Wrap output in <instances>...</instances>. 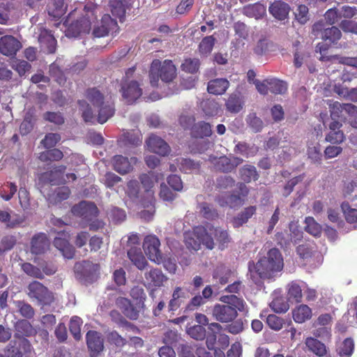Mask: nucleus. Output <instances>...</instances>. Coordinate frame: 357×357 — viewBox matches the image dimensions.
Here are the masks:
<instances>
[{
	"label": "nucleus",
	"instance_id": "nucleus-1",
	"mask_svg": "<svg viewBox=\"0 0 357 357\" xmlns=\"http://www.w3.org/2000/svg\"><path fill=\"white\" fill-rule=\"evenodd\" d=\"M229 304H215L212 310V315L217 321L222 324L231 323L227 326V330L231 334H238L243 330V321L235 320L238 316V312L243 311L245 302L242 298L232 295L228 297Z\"/></svg>",
	"mask_w": 357,
	"mask_h": 357
},
{
	"label": "nucleus",
	"instance_id": "nucleus-2",
	"mask_svg": "<svg viewBox=\"0 0 357 357\" xmlns=\"http://www.w3.org/2000/svg\"><path fill=\"white\" fill-rule=\"evenodd\" d=\"M284 260L278 248H271L266 256L259 259L257 263L249 262V271L252 276L255 273L261 279L272 280L283 270Z\"/></svg>",
	"mask_w": 357,
	"mask_h": 357
},
{
	"label": "nucleus",
	"instance_id": "nucleus-3",
	"mask_svg": "<svg viewBox=\"0 0 357 357\" xmlns=\"http://www.w3.org/2000/svg\"><path fill=\"white\" fill-rule=\"evenodd\" d=\"M86 98L93 105V107L98 109L97 121L103 124L115 112L114 105L112 101L105 98L103 94L96 87L89 88L86 90L84 94Z\"/></svg>",
	"mask_w": 357,
	"mask_h": 357
},
{
	"label": "nucleus",
	"instance_id": "nucleus-4",
	"mask_svg": "<svg viewBox=\"0 0 357 357\" xmlns=\"http://www.w3.org/2000/svg\"><path fill=\"white\" fill-rule=\"evenodd\" d=\"M149 76L151 85L155 87L159 79L166 83L172 82L176 76V68L171 60L167 59L162 63L159 59H154L151 64Z\"/></svg>",
	"mask_w": 357,
	"mask_h": 357
},
{
	"label": "nucleus",
	"instance_id": "nucleus-5",
	"mask_svg": "<svg viewBox=\"0 0 357 357\" xmlns=\"http://www.w3.org/2000/svg\"><path fill=\"white\" fill-rule=\"evenodd\" d=\"M185 243L188 249L195 251L201 248L202 244L208 250H213L215 248L213 238L207 231L206 226L195 227L192 233L185 236Z\"/></svg>",
	"mask_w": 357,
	"mask_h": 357
},
{
	"label": "nucleus",
	"instance_id": "nucleus-6",
	"mask_svg": "<svg viewBox=\"0 0 357 357\" xmlns=\"http://www.w3.org/2000/svg\"><path fill=\"white\" fill-rule=\"evenodd\" d=\"M27 295L38 305H50L54 300L53 293L43 284L38 281H33L27 286Z\"/></svg>",
	"mask_w": 357,
	"mask_h": 357
},
{
	"label": "nucleus",
	"instance_id": "nucleus-7",
	"mask_svg": "<svg viewBox=\"0 0 357 357\" xmlns=\"http://www.w3.org/2000/svg\"><path fill=\"white\" fill-rule=\"evenodd\" d=\"M120 92L126 102L132 105L142 95V89L136 80L122 79Z\"/></svg>",
	"mask_w": 357,
	"mask_h": 357
},
{
	"label": "nucleus",
	"instance_id": "nucleus-8",
	"mask_svg": "<svg viewBox=\"0 0 357 357\" xmlns=\"http://www.w3.org/2000/svg\"><path fill=\"white\" fill-rule=\"evenodd\" d=\"M31 344L26 339L13 340L3 349L0 357H23L24 354L30 352Z\"/></svg>",
	"mask_w": 357,
	"mask_h": 357
},
{
	"label": "nucleus",
	"instance_id": "nucleus-9",
	"mask_svg": "<svg viewBox=\"0 0 357 357\" xmlns=\"http://www.w3.org/2000/svg\"><path fill=\"white\" fill-rule=\"evenodd\" d=\"M71 212L74 215L81 218L86 222L93 220L99 214L97 206L93 202L86 201H82L74 205L71 208Z\"/></svg>",
	"mask_w": 357,
	"mask_h": 357
},
{
	"label": "nucleus",
	"instance_id": "nucleus-10",
	"mask_svg": "<svg viewBox=\"0 0 357 357\" xmlns=\"http://www.w3.org/2000/svg\"><path fill=\"white\" fill-rule=\"evenodd\" d=\"M160 242L155 235H148L144 238L143 248L149 259L160 264L162 261V255L160 250Z\"/></svg>",
	"mask_w": 357,
	"mask_h": 357
},
{
	"label": "nucleus",
	"instance_id": "nucleus-11",
	"mask_svg": "<svg viewBox=\"0 0 357 357\" xmlns=\"http://www.w3.org/2000/svg\"><path fill=\"white\" fill-rule=\"evenodd\" d=\"M243 162L241 158L232 156L227 157L222 155L220 157H215L211 162L216 171L222 173H229L236 169V168Z\"/></svg>",
	"mask_w": 357,
	"mask_h": 357
},
{
	"label": "nucleus",
	"instance_id": "nucleus-12",
	"mask_svg": "<svg viewBox=\"0 0 357 357\" xmlns=\"http://www.w3.org/2000/svg\"><path fill=\"white\" fill-rule=\"evenodd\" d=\"M69 232L62 231L58 233V236L55 237L53 241L54 247L58 249L62 255L68 259H71L74 258L75 254V249L70 242Z\"/></svg>",
	"mask_w": 357,
	"mask_h": 357
},
{
	"label": "nucleus",
	"instance_id": "nucleus-13",
	"mask_svg": "<svg viewBox=\"0 0 357 357\" xmlns=\"http://www.w3.org/2000/svg\"><path fill=\"white\" fill-rule=\"evenodd\" d=\"M312 32L315 35L320 34V37L324 40H328L335 43L339 40L342 36L340 30L336 26L326 28L324 22L322 21L314 23L312 26Z\"/></svg>",
	"mask_w": 357,
	"mask_h": 357
},
{
	"label": "nucleus",
	"instance_id": "nucleus-14",
	"mask_svg": "<svg viewBox=\"0 0 357 357\" xmlns=\"http://www.w3.org/2000/svg\"><path fill=\"white\" fill-rule=\"evenodd\" d=\"M86 342L91 357H97L104 349V340L100 332L89 331L86 334Z\"/></svg>",
	"mask_w": 357,
	"mask_h": 357
},
{
	"label": "nucleus",
	"instance_id": "nucleus-15",
	"mask_svg": "<svg viewBox=\"0 0 357 357\" xmlns=\"http://www.w3.org/2000/svg\"><path fill=\"white\" fill-rule=\"evenodd\" d=\"M22 48L21 43L13 36L6 35L0 38V53L7 56H15Z\"/></svg>",
	"mask_w": 357,
	"mask_h": 357
},
{
	"label": "nucleus",
	"instance_id": "nucleus-16",
	"mask_svg": "<svg viewBox=\"0 0 357 357\" xmlns=\"http://www.w3.org/2000/svg\"><path fill=\"white\" fill-rule=\"evenodd\" d=\"M146 145L151 152L160 155H167L170 152V147L168 144L161 137L151 135L146 140Z\"/></svg>",
	"mask_w": 357,
	"mask_h": 357
},
{
	"label": "nucleus",
	"instance_id": "nucleus-17",
	"mask_svg": "<svg viewBox=\"0 0 357 357\" xmlns=\"http://www.w3.org/2000/svg\"><path fill=\"white\" fill-rule=\"evenodd\" d=\"M206 228H207L208 232H211L210 234L211 236H214V238L217 241L218 248L220 250H223L228 247L229 243L231 241V238L227 230L223 229L220 227H214L209 223L206 225Z\"/></svg>",
	"mask_w": 357,
	"mask_h": 357
},
{
	"label": "nucleus",
	"instance_id": "nucleus-18",
	"mask_svg": "<svg viewBox=\"0 0 357 357\" xmlns=\"http://www.w3.org/2000/svg\"><path fill=\"white\" fill-rule=\"evenodd\" d=\"M66 169L65 165L55 166L51 170L43 173L41 179L52 185H59L64 181L63 174Z\"/></svg>",
	"mask_w": 357,
	"mask_h": 357
},
{
	"label": "nucleus",
	"instance_id": "nucleus-19",
	"mask_svg": "<svg viewBox=\"0 0 357 357\" xmlns=\"http://www.w3.org/2000/svg\"><path fill=\"white\" fill-rule=\"evenodd\" d=\"M116 27H118L116 20L112 18L109 15L105 14L102 17L101 26L95 28L93 34L95 37H104Z\"/></svg>",
	"mask_w": 357,
	"mask_h": 357
},
{
	"label": "nucleus",
	"instance_id": "nucleus-20",
	"mask_svg": "<svg viewBox=\"0 0 357 357\" xmlns=\"http://www.w3.org/2000/svg\"><path fill=\"white\" fill-rule=\"evenodd\" d=\"M50 243L47 235L44 233H38L31 240V252L33 255H41L49 248Z\"/></svg>",
	"mask_w": 357,
	"mask_h": 357
},
{
	"label": "nucleus",
	"instance_id": "nucleus-21",
	"mask_svg": "<svg viewBox=\"0 0 357 357\" xmlns=\"http://www.w3.org/2000/svg\"><path fill=\"white\" fill-rule=\"evenodd\" d=\"M15 339L20 340L25 337H31L36 333L31 323L26 319H20L14 325Z\"/></svg>",
	"mask_w": 357,
	"mask_h": 357
},
{
	"label": "nucleus",
	"instance_id": "nucleus-22",
	"mask_svg": "<svg viewBox=\"0 0 357 357\" xmlns=\"http://www.w3.org/2000/svg\"><path fill=\"white\" fill-rule=\"evenodd\" d=\"M290 10L289 4L282 1H275L268 8L269 13L278 20L287 18Z\"/></svg>",
	"mask_w": 357,
	"mask_h": 357
},
{
	"label": "nucleus",
	"instance_id": "nucleus-23",
	"mask_svg": "<svg viewBox=\"0 0 357 357\" xmlns=\"http://www.w3.org/2000/svg\"><path fill=\"white\" fill-rule=\"evenodd\" d=\"M116 305L120 307L123 314L131 320H137L139 317V310L135 307L130 301L121 297L116 300Z\"/></svg>",
	"mask_w": 357,
	"mask_h": 357
},
{
	"label": "nucleus",
	"instance_id": "nucleus-24",
	"mask_svg": "<svg viewBox=\"0 0 357 357\" xmlns=\"http://www.w3.org/2000/svg\"><path fill=\"white\" fill-rule=\"evenodd\" d=\"M90 30L91 22L89 20L85 17H82L69 25L68 28V33L73 36H77L82 33H88Z\"/></svg>",
	"mask_w": 357,
	"mask_h": 357
},
{
	"label": "nucleus",
	"instance_id": "nucleus-25",
	"mask_svg": "<svg viewBox=\"0 0 357 357\" xmlns=\"http://www.w3.org/2000/svg\"><path fill=\"white\" fill-rule=\"evenodd\" d=\"M229 86V82L225 78H216L208 82L207 91L213 95L224 94Z\"/></svg>",
	"mask_w": 357,
	"mask_h": 357
},
{
	"label": "nucleus",
	"instance_id": "nucleus-26",
	"mask_svg": "<svg viewBox=\"0 0 357 357\" xmlns=\"http://www.w3.org/2000/svg\"><path fill=\"white\" fill-rule=\"evenodd\" d=\"M303 292L298 281L290 282L287 286V299L291 303H298L302 301Z\"/></svg>",
	"mask_w": 357,
	"mask_h": 357
},
{
	"label": "nucleus",
	"instance_id": "nucleus-27",
	"mask_svg": "<svg viewBox=\"0 0 357 357\" xmlns=\"http://www.w3.org/2000/svg\"><path fill=\"white\" fill-rule=\"evenodd\" d=\"M127 255L129 259L138 269L143 270L147 266V261L140 248L131 247L128 250Z\"/></svg>",
	"mask_w": 357,
	"mask_h": 357
},
{
	"label": "nucleus",
	"instance_id": "nucleus-28",
	"mask_svg": "<svg viewBox=\"0 0 357 357\" xmlns=\"http://www.w3.org/2000/svg\"><path fill=\"white\" fill-rule=\"evenodd\" d=\"M212 133L211 124L203 121L195 123L192 126L190 131L192 137L199 139L211 137Z\"/></svg>",
	"mask_w": 357,
	"mask_h": 357
},
{
	"label": "nucleus",
	"instance_id": "nucleus-29",
	"mask_svg": "<svg viewBox=\"0 0 357 357\" xmlns=\"http://www.w3.org/2000/svg\"><path fill=\"white\" fill-rule=\"evenodd\" d=\"M228 112L234 114L238 113L244 106V100L240 93H231L225 102Z\"/></svg>",
	"mask_w": 357,
	"mask_h": 357
},
{
	"label": "nucleus",
	"instance_id": "nucleus-30",
	"mask_svg": "<svg viewBox=\"0 0 357 357\" xmlns=\"http://www.w3.org/2000/svg\"><path fill=\"white\" fill-rule=\"evenodd\" d=\"M208 328L210 332L206 335V344L209 350H213L216 347L218 334L222 330V326L219 323L213 322L211 323Z\"/></svg>",
	"mask_w": 357,
	"mask_h": 357
},
{
	"label": "nucleus",
	"instance_id": "nucleus-31",
	"mask_svg": "<svg viewBox=\"0 0 357 357\" xmlns=\"http://www.w3.org/2000/svg\"><path fill=\"white\" fill-rule=\"evenodd\" d=\"M25 220L23 215L19 214L11 215L5 211L0 210V222L6 224L8 228H15L22 224Z\"/></svg>",
	"mask_w": 357,
	"mask_h": 357
},
{
	"label": "nucleus",
	"instance_id": "nucleus-32",
	"mask_svg": "<svg viewBox=\"0 0 357 357\" xmlns=\"http://www.w3.org/2000/svg\"><path fill=\"white\" fill-rule=\"evenodd\" d=\"M231 271L225 265H218L213 272V280L216 284L225 285L229 282Z\"/></svg>",
	"mask_w": 357,
	"mask_h": 357
},
{
	"label": "nucleus",
	"instance_id": "nucleus-33",
	"mask_svg": "<svg viewBox=\"0 0 357 357\" xmlns=\"http://www.w3.org/2000/svg\"><path fill=\"white\" fill-rule=\"evenodd\" d=\"M145 278L149 282V284L155 287H160L164 282L167 280V278L158 268H152L145 273Z\"/></svg>",
	"mask_w": 357,
	"mask_h": 357
},
{
	"label": "nucleus",
	"instance_id": "nucleus-34",
	"mask_svg": "<svg viewBox=\"0 0 357 357\" xmlns=\"http://www.w3.org/2000/svg\"><path fill=\"white\" fill-rule=\"evenodd\" d=\"M257 211V207L255 206H250L244 208L243 211L239 213L236 216H235L231 222L235 228H238L245 223H246L248 220L255 214Z\"/></svg>",
	"mask_w": 357,
	"mask_h": 357
},
{
	"label": "nucleus",
	"instance_id": "nucleus-35",
	"mask_svg": "<svg viewBox=\"0 0 357 357\" xmlns=\"http://www.w3.org/2000/svg\"><path fill=\"white\" fill-rule=\"evenodd\" d=\"M238 174L240 178L247 183L258 180L259 177L257 168L251 165H245L241 167L238 170Z\"/></svg>",
	"mask_w": 357,
	"mask_h": 357
},
{
	"label": "nucleus",
	"instance_id": "nucleus-36",
	"mask_svg": "<svg viewBox=\"0 0 357 357\" xmlns=\"http://www.w3.org/2000/svg\"><path fill=\"white\" fill-rule=\"evenodd\" d=\"M113 167L121 174H126L132 169V166L128 158L120 155L113 158Z\"/></svg>",
	"mask_w": 357,
	"mask_h": 357
},
{
	"label": "nucleus",
	"instance_id": "nucleus-37",
	"mask_svg": "<svg viewBox=\"0 0 357 357\" xmlns=\"http://www.w3.org/2000/svg\"><path fill=\"white\" fill-rule=\"evenodd\" d=\"M185 298V293L182 288L176 287L173 291L172 298L168 303L169 312H174L177 310L183 303Z\"/></svg>",
	"mask_w": 357,
	"mask_h": 357
},
{
	"label": "nucleus",
	"instance_id": "nucleus-38",
	"mask_svg": "<svg viewBox=\"0 0 357 357\" xmlns=\"http://www.w3.org/2000/svg\"><path fill=\"white\" fill-rule=\"evenodd\" d=\"M305 345L308 349L315 355L322 357L326 354V345L314 337H307L305 340Z\"/></svg>",
	"mask_w": 357,
	"mask_h": 357
},
{
	"label": "nucleus",
	"instance_id": "nucleus-39",
	"mask_svg": "<svg viewBox=\"0 0 357 357\" xmlns=\"http://www.w3.org/2000/svg\"><path fill=\"white\" fill-rule=\"evenodd\" d=\"M312 317V310L307 305H300L293 310V319L296 323H303Z\"/></svg>",
	"mask_w": 357,
	"mask_h": 357
},
{
	"label": "nucleus",
	"instance_id": "nucleus-40",
	"mask_svg": "<svg viewBox=\"0 0 357 357\" xmlns=\"http://www.w3.org/2000/svg\"><path fill=\"white\" fill-rule=\"evenodd\" d=\"M243 199L240 195L235 194H230L227 196H222L218 199V202L220 206H229L231 208L239 206L243 204Z\"/></svg>",
	"mask_w": 357,
	"mask_h": 357
},
{
	"label": "nucleus",
	"instance_id": "nucleus-41",
	"mask_svg": "<svg viewBox=\"0 0 357 357\" xmlns=\"http://www.w3.org/2000/svg\"><path fill=\"white\" fill-rule=\"evenodd\" d=\"M63 157V152L58 149H50L40 153L38 159L43 162L59 161Z\"/></svg>",
	"mask_w": 357,
	"mask_h": 357
},
{
	"label": "nucleus",
	"instance_id": "nucleus-42",
	"mask_svg": "<svg viewBox=\"0 0 357 357\" xmlns=\"http://www.w3.org/2000/svg\"><path fill=\"white\" fill-rule=\"evenodd\" d=\"M66 10L64 0H54L52 4L49 6L48 14L54 18L59 19L66 13Z\"/></svg>",
	"mask_w": 357,
	"mask_h": 357
},
{
	"label": "nucleus",
	"instance_id": "nucleus-43",
	"mask_svg": "<svg viewBox=\"0 0 357 357\" xmlns=\"http://www.w3.org/2000/svg\"><path fill=\"white\" fill-rule=\"evenodd\" d=\"M111 12L114 17L123 22L126 16V7L122 0H112L109 2Z\"/></svg>",
	"mask_w": 357,
	"mask_h": 357
},
{
	"label": "nucleus",
	"instance_id": "nucleus-44",
	"mask_svg": "<svg viewBox=\"0 0 357 357\" xmlns=\"http://www.w3.org/2000/svg\"><path fill=\"white\" fill-rule=\"evenodd\" d=\"M140 182L147 192H152L154 185L158 182V177L154 172H150L148 174H142L139 176Z\"/></svg>",
	"mask_w": 357,
	"mask_h": 357
},
{
	"label": "nucleus",
	"instance_id": "nucleus-45",
	"mask_svg": "<svg viewBox=\"0 0 357 357\" xmlns=\"http://www.w3.org/2000/svg\"><path fill=\"white\" fill-rule=\"evenodd\" d=\"M215 42L213 36L204 37L199 44L198 51L200 55L207 56L213 50Z\"/></svg>",
	"mask_w": 357,
	"mask_h": 357
},
{
	"label": "nucleus",
	"instance_id": "nucleus-46",
	"mask_svg": "<svg viewBox=\"0 0 357 357\" xmlns=\"http://www.w3.org/2000/svg\"><path fill=\"white\" fill-rule=\"evenodd\" d=\"M307 154L313 163H321L322 153L321 152V146L319 142L309 144L307 146Z\"/></svg>",
	"mask_w": 357,
	"mask_h": 357
},
{
	"label": "nucleus",
	"instance_id": "nucleus-47",
	"mask_svg": "<svg viewBox=\"0 0 357 357\" xmlns=\"http://www.w3.org/2000/svg\"><path fill=\"white\" fill-rule=\"evenodd\" d=\"M70 195V190L68 187L63 186L56 188L54 192L50 195L49 199L50 202L56 204L66 200Z\"/></svg>",
	"mask_w": 357,
	"mask_h": 357
},
{
	"label": "nucleus",
	"instance_id": "nucleus-48",
	"mask_svg": "<svg viewBox=\"0 0 357 357\" xmlns=\"http://www.w3.org/2000/svg\"><path fill=\"white\" fill-rule=\"evenodd\" d=\"M269 84V91L275 94H284L287 91V84L285 82L275 79H266Z\"/></svg>",
	"mask_w": 357,
	"mask_h": 357
},
{
	"label": "nucleus",
	"instance_id": "nucleus-49",
	"mask_svg": "<svg viewBox=\"0 0 357 357\" xmlns=\"http://www.w3.org/2000/svg\"><path fill=\"white\" fill-rule=\"evenodd\" d=\"M354 350V340L350 338H346L338 347L337 351L340 357H350Z\"/></svg>",
	"mask_w": 357,
	"mask_h": 357
},
{
	"label": "nucleus",
	"instance_id": "nucleus-50",
	"mask_svg": "<svg viewBox=\"0 0 357 357\" xmlns=\"http://www.w3.org/2000/svg\"><path fill=\"white\" fill-rule=\"evenodd\" d=\"M130 295L133 301H135V304L138 308L144 307L146 296L142 287L139 286L133 287L130 290Z\"/></svg>",
	"mask_w": 357,
	"mask_h": 357
},
{
	"label": "nucleus",
	"instance_id": "nucleus-51",
	"mask_svg": "<svg viewBox=\"0 0 357 357\" xmlns=\"http://www.w3.org/2000/svg\"><path fill=\"white\" fill-rule=\"evenodd\" d=\"M82 320L79 317H73L69 323V331L75 340H79L82 337L81 326Z\"/></svg>",
	"mask_w": 357,
	"mask_h": 357
},
{
	"label": "nucleus",
	"instance_id": "nucleus-52",
	"mask_svg": "<svg viewBox=\"0 0 357 357\" xmlns=\"http://www.w3.org/2000/svg\"><path fill=\"white\" fill-rule=\"evenodd\" d=\"M200 66V61L197 58H188L184 59L181 68V70L185 73L195 74L196 73Z\"/></svg>",
	"mask_w": 357,
	"mask_h": 357
},
{
	"label": "nucleus",
	"instance_id": "nucleus-53",
	"mask_svg": "<svg viewBox=\"0 0 357 357\" xmlns=\"http://www.w3.org/2000/svg\"><path fill=\"white\" fill-rule=\"evenodd\" d=\"M202 109L206 116H213L219 113L220 106L215 100L208 99L202 102Z\"/></svg>",
	"mask_w": 357,
	"mask_h": 357
},
{
	"label": "nucleus",
	"instance_id": "nucleus-54",
	"mask_svg": "<svg viewBox=\"0 0 357 357\" xmlns=\"http://www.w3.org/2000/svg\"><path fill=\"white\" fill-rule=\"evenodd\" d=\"M79 109L82 112V116L84 121L86 123H92L95 119L91 107L84 100H79L77 102Z\"/></svg>",
	"mask_w": 357,
	"mask_h": 357
},
{
	"label": "nucleus",
	"instance_id": "nucleus-55",
	"mask_svg": "<svg viewBox=\"0 0 357 357\" xmlns=\"http://www.w3.org/2000/svg\"><path fill=\"white\" fill-rule=\"evenodd\" d=\"M198 208L202 215L207 220H215L218 217L217 211L206 202L199 203Z\"/></svg>",
	"mask_w": 357,
	"mask_h": 357
},
{
	"label": "nucleus",
	"instance_id": "nucleus-56",
	"mask_svg": "<svg viewBox=\"0 0 357 357\" xmlns=\"http://www.w3.org/2000/svg\"><path fill=\"white\" fill-rule=\"evenodd\" d=\"M305 230L314 236H319L321 233V225L312 217H307L305 220Z\"/></svg>",
	"mask_w": 357,
	"mask_h": 357
},
{
	"label": "nucleus",
	"instance_id": "nucleus-57",
	"mask_svg": "<svg viewBox=\"0 0 357 357\" xmlns=\"http://www.w3.org/2000/svg\"><path fill=\"white\" fill-rule=\"evenodd\" d=\"M236 153L241 154L246 158L255 155L258 149L257 147H250L246 142H238L234 149Z\"/></svg>",
	"mask_w": 357,
	"mask_h": 357
},
{
	"label": "nucleus",
	"instance_id": "nucleus-58",
	"mask_svg": "<svg viewBox=\"0 0 357 357\" xmlns=\"http://www.w3.org/2000/svg\"><path fill=\"white\" fill-rule=\"evenodd\" d=\"M341 208L347 222L352 224L357 222V209L351 208L346 202L342 203Z\"/></svg>",
	"mask_w": 357,
	"mask_h": 357
},
{
	"label": "nucleus",
	"instance_id": "nucleus-59",
	"mask_svg": "<svg viewBox=\"0 0 357 357\" xmlns=\"http://www.w3.org/2000/svg\"><path fill=\"white\" fill-rule=\"evenodd\" d=\"M17 190V187L15 183L6 182L4 187L0 190V196L5 201L10 200Z\"/></svg>",
	"mask_w": 357,
	"mask_h": 357
},
{
	"label": "nucleus",
	"instance_id": "nucleus-60",
	"mask_svg": "<svg viewBox=\"0 0 357 357\" xmlns=\"http://www.w3.org/2000/svg\"><path fill=\"white\" fill-rule=\"evenodd\" d=\"M22 269L26 274H27L30 277L40 280L44 278V275L40 268L36 266H33L31 263L26 262L22 264Z\"/></svg>",
	"mask_w": 357,
	"mask_h": 357
},
{
	"label": "nucleus",
	"instance_id": "nucleus-61",
	"mask_svg": "<svg viewBox=\"0 0 357 357\" xmlns=\"http://www.w3.org/2000/svg\"><path fill=\"white\" fill-rule=\"evenodd\" d=\"M179 169L184 173H190L193 171L198 170L200 167L199 162H195L190 158H182L178 163Z\"/></svg>",
	"mask_w": 357,
	"mask_h": 357
},
{
	"label": "nucleus",
	"instance_id": "nucleus-62",
	"mask_svg": "<svg viewBox=\"0 0 357 357\" xmlns=\"http://www.w3.org/2000/svg\"><path fill=\"white\" fill-rule=\"evenodd\" d=\"M16 306L19 310L20 314L26 319H32L35 314L33 307L29 303L18 301L16 302Z\"/></svg>",
	"mask_w": 357,
	"mask_h": 357
},
{
	"label": "nucleus",
	"instance_id": "nucleus-63",
	"mask_svg": "<svg viewBox=\"0 0 357 357\" xmlns=\"http://www.w3.org/2000/svg\"><path fill=\"white\" fill-rule=\"evenodd\" d=\"M109 317L112 321L115 322L119 326L130 328L132 329L137 328L133 324L128 321L118 310H112L109 312Z\"/></svg>",
	"mask_w": 357,
	"mask_h": 357
},
{
	"label": "nucleus",
	"instance_id": "nucleus-64",
	"mask_svg": "<svg viewBox=\"0 0 357 357\" xmlns=\"http://www.w3.org/2000/svg\"><path fill=\"white\" fill-rule=\"evenodd\" d=\"M270 305L273 310L277 313L286 312L289 308L288 301H286L283 297L274 298Z\"/></svg>",
	"mask_w": 357,
	"mask_h": 357
}]
</instances>
